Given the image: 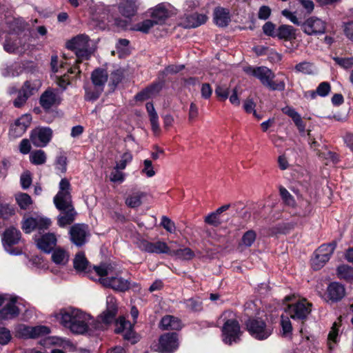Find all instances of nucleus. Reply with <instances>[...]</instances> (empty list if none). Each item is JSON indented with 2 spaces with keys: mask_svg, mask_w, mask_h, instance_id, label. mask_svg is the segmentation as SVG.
I'll list each match as a JSON object with an SVG mask.
<instances>
[{
  "mask_svg": "<svg viewBox=\"0 0 353 353\" xmlns=\"http://www.w3.org/2000/svg\"><path fill=\"white\" fill-rule=\"evenodd\" d=\"M245 330L254 339L265 341L274 331L273 323L269 320L267 314L262 316H249L243 321Z\"/></svg>",
  "mask_w": 353,
  "mask_h": 353,
  "instance_id": "1",
  "label": "nucleus"
},
{
  "mask_svg": "<svg viewBox=\"0 0 353 353\" xmlns=\"http://www.w3.org/2000/svg\"><path fill=\"white\" fill-rule=\"evenodd\" d=\"M60 323L77 334H83L88 332L89 327L85 322V315L78 309L72 307L62 309L57 315Z\"/></svg>",
  "mask_w": 353,
  "mask_h": 353,
  "instance_id": "2",
  "label": "nucleus"
},
{
  "mask_svg": "<svg viewBox=\"0 0 353 353\" xmlns=\"http://www.w3.org/2000/svg\"><path fill=\"white\" fill-rule=\"evenodd\" d=\"M139 314L137 307L133 305L130 310L133 323L126 320L123 316H120L115 322L114 332L121 334L123 339L132 345L137 343L140 340L139 335L134 330V325L137 323Z\"/></svg>",
  "mask_w": 353,
  "mask_h": 353,
  "instance_id": "3",
  "label": "nucleus"
},
{
  "mask_svg": "<svg viewBox=\"0 0 353 353\" xmlns=\"http://www.w3.org/2000/svg\"><path fill=\"white\" fill-rule=\"evenodd\" d=\"M39 104L43 108L44 114L43 119L47 123H51L56 117L57 112L52 110L54 105L59 104L57 102V96L51 88L45 90L39 98Z\"/></svg>",
  "mask_w": 353,
  "mask_h": 353,
  "instance_id": "4",
  "label": "nucleus"
},
{
  "mask_svg": "<svg viewBox=\"0 0 353 353\" xmlns=\"http://www.w3.org/2000/svg\"><path fill=\"white\" fill-rule=\"evenodd\" d=\"M21 238V233L19 230L14 226L6 228L2 234V243L5 250L12 255H20L22 253L21 249L13 248L19 243Z\"/></svg>",
  "mask_w": 353,
  "mask_h": 353,
  "instance_id": "5",
  "label": "nucleus"
},
{
  "mask_svg": "<svg viewBox=\"0 0 353 353\" xmlns=\"http://www.w3.org/2000/svg\"><path fill=\"white\" fill-rule=\"evenodd\" d=\"M312 304L305 299L292 304L288 307V312L291 319L301 322V332H303V325L312 312Z\"/></svg>",
  "mask_w": 353,
  "mask_h": 353,
  "instance_id": "6",
  "label": "nucleus"
},
{
  "mask_svg": "<svg viewBox=\"0 0 353 353\" xmlns=\"http://www.w3.org/2000/svg\"><path fill=\"white\" fill-rule=\"evenodd\" d=\"M222 338L224 343L231 345L233 343H238L241 335V327L236 319H227L222 329Z\"/></svg>",
  "mask_w": 353,
  "mask_h": 353,
  "instance_id": "7",
  "label": "nucleus"
},
{
  "mask_svg": "<svg viewBox=\"0 0 353 353\" xmlns=\"http://www.w3.org/2000/svg\"><path fill=\"white\" fill-rule=\"evenodd\" d=\"M71 184L66 178L61 179L59 184V191L53 201L58 210H64L72 202Z\"/></svg>",
  "mask_w": 353,
  "mask_h": 353,
  "instance_id": "8",
  "label": "nucleus"
},
{
  "mask_svg": "<svg viewBox=\"0 0 353 353\" xmlns=\"http://www.w3.org/2000/svg\"><path fill=\"white\" fill-rule=\"evenodd\" d=\"M101 283L104 287L119 292H125L130 288H139V285L137 283L132 284L129 280L118 275L101 279Z\"/></svg>",
  "mask_w": 353,
  "mask_h": 353,
  "instance_id": "9",
  "label": "nucleus"
},
{
  "mask_svg": "<svg viewBox=\"0 0 353 353\" xmlns=\"http://www.w3.org/2000/svg\"><path fill=\"white\" fill-rule=\"evenodd\" d=\"M179 347V334L176 332H167L161 335L156 352L174 353Z\"/></svg>",
  "mask_w": 353,
  "mask_h": 353,
  "instance_id": "10",
  "label": "nucleus"
},
{
  "mask_svg": "<svg viewBox=\"0 0 353 353\" xmlns=\"http://www.w3.org/2000/svg\"><path fill=\"white\" fill-rule=\"evenodd\" d=\"M346 295L345 286L339 282L333 281L328 284L322 298L327 303L340 302Z\"/></svg>",
  "mask_w": 353,
  "mask_h": 353,
  "instance_id": "11",
  "label": "nucleus"
},
{
  "mask_svg": "<svg viewBox=\"0 0 353 353\" xmlns=\"http://www.w3.org/2000/svg\"><path fill=\"white\" fill-rule=\"evenodd\" d=\"M244 72L249 75H252L259 79L265 87L270 85V83L275 77L274 73L265 66H248L244 68Z\"/></svg>",
  "mask_w": 353,
  "mask_h": 353,
  "instance_id": "12",
  "label": "nucleus"
},
{
  "mask_svg": "<svg viewBox=\"0 0 353 353\" xmlns=\"http://www.w3.org/2000/svg\"><path fill=\"white\" fill-rule=\"evenodd\" d=\"M52 130L48 127H41L34 129L30 134L32 144L37 147H45L51 141Z\"/></svg>",
  "mask_w": 353,
  "mask_h": 353,
  "instance_id": "13",
  "label": "nucleus"
},
{
  "mask_svg": "<svg viewBox=\"0 0 353 353\" xmlns=\"http://www.w3.org/2000/svg\"><path fill=\"white\" fill-rule=\"evenodd\" d=\"M301 28L307 35H317L325 33L326 27L323 21L316 17H311L301 24Z\"/></svg>",
  "mask_w": 353,
  "mask_h": 353,
  "instance_id": "14",
  "label": "nucleus"
},
{
  "mask_svg": "<svg viewBox=\"0 0 353 353\" xmlns=\"http://www.w3.org/2000/svg\"><path fill=\"white\" fill-rule=\"evenodd\" d=\"M88 225L83 223H75L71 226L69 234L72 243L78 247L83 246L86 243Z\"/></svg>",
  "mask_w": 353,
  "mask_h": 353,
  "instance_id": "15",
  "label": "nucleus"
},
{
  "mask_svg": "<svg viewBox=\"0 0 353 353\" xmlns=\"http://www.w3.org/2000/svg\"><path fill=\"white\" fill-rule=\"evenodd\" d=\"M57 242L56 235L51 232L44 234L36 240L37 248L46 254L50 253L54 250Z\"/></svg>",
  "mask_w": 353,
  "mask_h": 353,
  "instance_id": "16",
  "label": "nucleus"
},
{
  "mask_svg": "<svg viewBox=\"0 0 353 353\" xmlns=\"http://www.w3.org/2000/svg\"><path fill=\"white\" fill-rule=\"evenodd\" d=\"M26 42L23 41L17 34H12L6 37L3 49L8 53H16L25 50Z\"/></svg>",
  "mask_w": 353,
  "mask_h": 353,
  "instance_id": "17",
  "label": "nucleus"
},
{
  "mask_svg": "<svg viewBox=\"0 0 353 353\" xmlns=\"http://www.w3.org/2000/svg\"><path fill=\"white\" fill-rule=\"evenodd\" d=\"M17 297H12L9 302L0 310V320L7 321L17 318L20 314L19 307L16 305Z\"/></svg>",
  "mask_w": 353,
  "mask_h": 353,
  "instance_id": "18",
  "label": "nucleus"
},
{
  "mask_svg": "<svg viewBox=\"0 0 353 353\" xmlns=\"http://www.w3.org/2000/svg\"><path fill=\"white\" fill-rule=\"evenodd\" d=\"M34 94V88L28 81L24 82L22 88L17 90V97L14 100L13 105L15 108L23 107L27 100Z\"/></svg>",
  "mask_w": 353,
  "mask_h": 353,
  "instance_id": "19",
  "label": "nucleus"
},
{
  "mask_svg": "<svg viewBox=\"0 0 353 353\" xmlns=\"http://www.w3.org/2000/svg\"><path fill=\"white\" fill-rule=\"evenodd\" d=\"M138 0H119L118 9L119 12L125 18L131 19L138 10Z\"/></svg>",
  "mask_w": 353,
  "mask_h": 353,
  "instance_id": "20",
  "label": "nucleus"
},
{
  "mask_svg": "<svg viewBox=\"0 0 353 353\" xmlns=\"http://www.w3.org/2000/svg\"><path fill=\"white\" fill-rule=\"evenodd\" d=\"M59 210L63 213V215H59L57 217V223L59 227L64 228L74 222L77 212L72 202H70L64 210Z\"/></svg>",
  "mask_w": 353,
  "mask_h": 353,
  "instance_id": "21",
  "label": "nucleus"
},
{
  "mask_svg": "<svg viewBox=\"0 0 353 353\" xmlns=\"http://www.w3.org/2000/svg\"><path fill=\"white\" fill-rule=\"evenodd\" d=\"M214 22L219 27H226L231 19L228 9L223 7H216L213 12Z\"/></svg>",
  "mask_w": 353,
  "mask_h": 353,
  "instance_id": "22",
  "label": "nucleus"
},
{
  "mask_svg": "<svg viewBox=\"0 0 353 353\" xmlns=\"http://www.w3.org/2000/svg\"><path fill=\"white\" fill-rule=\"evenodd\" d=\"M90 79L94 87L104 89L108 79V71L103 68H97L92 72Z\"/></svg>",
  "mask_w": 353,
  "mask_h": 353,
  "instance_id": "23",
  "label": "nucleus"
},
{
  "mask_svg": "<svg viewBox=\"0 0 353 353\" xmlns=\"http://www.w3.org/2000/svg\"><path fill=\"white\" fill-rule=\"evenodd\" d=\"M73 266L77 272L88 273L92 271V265L86 259L83 252L76 254L73 260Z\"/></svg>",
  "mask_w": 353,
  "mask_h": 353,
  "instance_id": "24",
  "label": "nucleus"
},
{
  "mask_svg": "<svg viewBox=\"0 0 353 353\" xmlns=\"http://www.w3.org/2000/svg\"><path fill=\"white\" fill-rule=\"evenodd\" d=\"M159 327L163 330H180L182 328V323L177 317L166 315L161 319Z\"/></svg>",
  "mask_w": 353,
  "mask_h": 353,
  "instance_id": "25",
  "label": "nucleus"
},
{
  "mask_svg": "<svg viewBox=\"0 0 353 353\" xmlns=\"http://www.w3.org/2000/svg\"><path fill=\"white\" fill-rule=\"evenodd\" d=\"M230 207V204H225L219 207L214 212L210 213L205 217V223L214 227L219 226L223 223V220L221 219V214L228 210Z\"/></svg>",
  "mask_w": 353,
  "mask_h": 353,
  "instance_id": "26",
  "label": "nucleus"
},
{
  "mask_svg": "<svg viewBox=\"0 0 353 353\" xmlns=\"http://www.w3.org/2000/svg\"><path fill=\"white\" fill-rule=\"evenodd\" d=\"M118 312V307L115 302L112 300L107 301L106 310L101 314V321L105 324H110L113 321H116L115 317Z\"/></svg>",
  "mask_w": 353,
  "mask_h": 353,
  "instance_id": "27",
  "label": "nucleus"
},
{
  "mask_svg": "<svg viewBox=\"0 0 353 353\" xmlns=\"http://www.w3.org/2000/svg\"><path fill=\"white\" fill-rule=\"evenodd\" d=\"M280 40L290 41L296 39V29L290 25H281L276 29V37Z\"/></svg>",
  "mask_w": 353,
  "mask_h": 353,
  "instance_id": "28",
  "label": "nucleus"
},
{
  "mask_svg": "<svg viewBox=\"0 0 353 353\" xmlns=\"http://www.w3.org/2000/svg\"><path fill=\"white\" fill-rule=\"evenodd\" d=\"M89 37L85 34H79L66 42V48L76 51L84 47H88Z\"/></svg>",
  "mask_w": 353,
  "mask_h": 353,
  "instance_id": "29",
  "label": "nucleus"
},
{
  "mask_svg": "<svg viewBox=\"0 0 353 353\" xmlns=\"http://www.w3.org/2000/svg\"><path fill=\"white\" fill-rule=\"evenodd\" d=\"M295 223L293 222H283L274 225L269 229L270 236L278 234H287L294 228Z\"/></svg>",
  "mask_w": 353,
  "mask_h": 353,
  "instance_id": "30",
  "label": "nucleus"
},
{
  "mask_svg": "<svg viewBox=\"0 0 353 353\" xmlns=\"http://www.w3.org/2000/svg\"><path fill=\"white\" fill-rule=\"evenodd\" d=\"M15 214L13 205L6 203H0V228L6 224L10 217Z\"/></svg>",
  "mask_w": 353,
  "mask_h": 353,
  "instance_id": "31",
  "label": "nucleus"
},
{
  "mask_svg": "<svg viewBox=\"0 0 353 353\" xmlns=\"http://www.w3.org/2000/svg\"><path fill=\"white\" fill-rule=\"evenodd\" d=\"M207 15L198 12L192 13L186 17L187 27L189 28H197L206 23Z\"/></svg>",
  "mask_w": 353,
  "mask_h": 353,
  "instance_id": "32",
  "label": "nucleus"
},
{
  "mask_svg": "<svg viewBox=\"0 0 353 353\" xmlns=\"http://www.w3.org/2000/svg\"><path fill=\"white\" fill-rule=\"evenodd\" d=\"M150 10L152 19H145L134 24L132 28L133 30L141 32L145 34L149 32L150 28L153 27L154 24V20L153 19L154 18V8H150Z\"/></svg>",
  "mask_w": 353,
  "mask_h": 353,
  "instance_id": "33",
  "label": "nucleus"
},
{
  "mask_svg": "<svg viewBox=\"0 0 353 353\" xmlns=\"http://www.w3.org/2000/svg\"><path fill=\"white\" fill-rule=\"evenodd\" d=\"M314 256L311 259L312 268L314 270H319L330 259L332 255L329 254L316 253L314 252Z\"/></svg>",
  "mask_w": 353,
  "mask_h": 353,
  "instance_id": "34",
  "label": "nucleus"
},
{
  "mask_svg": "<svg viewBox=\"0 0 353 353\" xmlns=\"http://www.w3.org/2000/svg\"><path fill=\"white\" fill-rule=\"evenodd\" d=\"M171 15V12L163 3L156 6V25L163 24Z\"/></svg>",
  "mask_w": 353,
  "mask_h": 353,
  "instance_id": "35",
  "label": "nucleus"
},
{
  "mask_svg": "<svg viewBox=\"0 0 353 353\" xmlns=\"http://www.w3.org/2000/svg\"><path fill=\"white\" fill-rule=\"evenodd\" d=\"M337 276L348 283L353 281V268L348 265H341L336 269Z\"/></svg>",
  "mask_w": 353,
  "mask_h": 353,
  "instance_id": "36",
  "label": "nucleus"
},
{
  "mask_svg": "<svg viewBox=\"0 0 353 353\" xmlns=\"http://www.w3.org/2000/svg\"><path fill=\"white\" fill-rule=\"evenodd\" d=\"M163 228L167 232L170 234H174L176 232V225L174 222L167 216H162L159 224H156V232L159 229Z\"/></svg>",
  "mask_w": 353,
  "mask_h": 353,
  "instance_id": "37",
  "label": "nucleus"
},
{
  "mask_svg": "<svg viewBox=\"0 0 353 353\" xmlns=\"http://www.w3.org/2000/svg\"><path fill=\"white\" fill-rule=\"evenodd\" d=\"M184 304L187 310L192 312H199L203 310V302L199 298H190L184 300Z\"/></svg>",
  "mask_w": 353,
  "mask_h": 353,
  "instance_id": "38",
  "label": "nucleus"
},
{
  "mask_svg": "<svg viewBox=\"0 0 353 353\" xmlns=\"http://www.w3.org/2000/svg\"><path fill=\"white\" fill-rule=\"evenodd\" d=\"M154 94V82L150 83L149 86L138 92L134 96V100L137 102H143L149 99Z\"/></svg>",
  "mask_w": 353,
  "mask_h": 353,
  "instance_id": "39",
  "label": "nucleus"
},
{
  "mask_svg": "<svg viewBox=\"0 0 353 353\" xmlns=\"http://www.w3.org/2000/svg\"><path fill=\"white\" fill-rule=\"evenodd\" d=\"M124 77L123 72L121 70H116L110 74L108 86L112 92H114L118 85L122 81Z\"/></svg>",
  "mask_w": 353,
  "mask_h": 353,
  "instance_id": "40",
  "label": "nucleus"
},
{
  "mask_svg": "<svg viewBox=\"0 0 353 353\" xmlns=\"http://www.w3.org/2000/svg\"><path fill=\"white\" fill-rule=\"evenodd\" d=\"M194 252L190 248L174 250L172 256H176L181 260L189 261L194 257Z\"/></svg>",
  "mask_w": 353,
  "mask_h": 353,
  "instance_id": "41",
  "label": "nucleus"
},
{
  "mask_svg": "<svg viewBox=\"0 0 353 353\" xmlns=\"http://www.w3.org/2000/svg\"><path fill=\"white\" fill-rule=\"evenodd\" d=\"M26 130L27 128L25 127V125H21L20 121L19 122V121L17 119L14 124L10 125L9 130V135L12 138H18L21 137L25 133Z\"/></svg>",
  "mask_w": 353,
  "mask_h": 353,
  "instance_id": "42",
  "label": "nucleus"
},
{
  "mask_svg": "<svg viewBox=\"0 0 353 353\" xmlns=\"http://www.w3.org/2000/svg\"><path fill=\"white\" fill-rule=\"evenodd\" d=\"M145 196L143 192H136L128 196L125 199L126 205L132 208H135L141 205V199Z\"/></svg>",
  "mask_w": 353,
  "mask_h": 353,
  "instance_id": "43",
  "label": "nucleus"
},
{
  "mask_svg": "<svg viewBox=\"0 0 353 353\" xmlns=\"http://www.w3.org/2000/svg\"><path fill=\"white\" fill-rule=\"evenodd\" d=\"M17 203L21 209L27 210L30 205L32 204V200L30 196L27 193H20L15 196Z\"/></svg>",
  "mask_w": 353,
  "mask_h": 353,
  "instance_id": "44",
  "label": "nucleus"
},
{
  "mask_svg": "<svg viewBox=\"0 0 353 353\" xmlns=\"http://www.w3.org/2000/svg\"><path fill=\"white\" fill-rule=\"evenodd\" d=\"M30 161L34 165H42L46 161V155L43 150H38L30 155Z\"/></svg>",
  "mask_w": 353,
  "mask_h": 353,
  "instance_id": "45",
  "label": "nucleus"
},
{
  "mask_svg": "<svg viewBox=\"0 0 353 353\" xmlns=\"http://www.w3.org/2000/svg\"><path fill=\"white\" fill-rule=\"evenodd\" d=\"M31 339H37L41 336H45L50 333V329L46 325H37L31 327Z\"/></svg>",
  "mask_w": 353,
  "mask_h": 353,
  "instance_id": "46",
  "label": "nucleus"
},
{
  "mask_svg": "<svg viewBox=\"0 0 353 353\" xmlns=\"http://www.w3.org/2000/svg\"><path fill=\"white\" fill-rule=\"evenodd\" d=\"M37 218L30 216L23 221L21 228L26 234H30L37 229Z\"/></svg>",
  "mask_w": 353,
  "mask_h": 353,
  "instance_id": "47",
  "label": "nucleus"
},
{
  "mask_svg": "<svg viewBox=\"0 0 353 353\" xmlns=\"http://www.w3.org/2000/svg\"><path fill=\"white\" fill-rule=\"evenodd\" d=\"M103 91V88L98 87H94L93 90L85 88V100L88 101H94L100 97Z\"/></svg>",
  "mask_w": 353,
  "mask_h": 353,
  "instance_id": "48",
  "label": "nucleus"
},
{
  "mask_svg": "<svg viewBox=\"0 0 353 353\" xmlns=\"http://www.w3.org/2000/svg\"><path fill=\"white\" fill-rule=\"evenodd\" d=\"M130 41L126 39H119L116 44V49L119 57L129 55L130 52L128 49Z\"/></svg>",
  "mask_w": 353,
  "mask_h": 353,
  "instance_id": "49",
  "label": "nucleus"
},
{
  "mask_svg": "<svg viewBox=\"0 0 353 353\" xmlns=\"http://www.w3.org/2000/svg\"><path fill=\"white\" fill-rule=\"evenodd\" d=\"M256 238V233L254 230H248L243 234L241 238V243L246 247H250L255 241Z\"/></svg>",
  "mask_w": 353,
  "mask_h": 353,
  "instance_id": "50",
  "label": "nucleus"
},
{
  "mask_svg": "<svg viewBox=\"0 0 353 353\" xmlns=\"http://www.w3.org/2000/svg\"><path fill=\"white\" fill-rule=\"evenodd\" d=\"M174 250L171 249L168 244L161 241H156V254H165L172 256Z\"/></svg>",
  "mask_w": 353,
  "mask_h": 353,
  "instance_id": "51",
  "label": "nucleus"
},
{
  "mask_svg": "<svg viewBox=\"0 0 353 353\" xmlns=\"http://www.w3.org/2000/svg\"><path fill=\"white\" fill-rule=\"evenodd\" d=\"M66 65V62L59 61L57 54H53L51 56L50 65V69L53 73L58 72L59 68H64Z\"/></svg>",
  "mask_w": 353,
  "mask_h": 353,
  "instance_id": "52",
  "label": "nucleus"
},
{
  "mask_svg": "<svg viewBox=\"0 0 353 353\" xmlns=\"http://www.w3.org/2000/svg\"><path fill=\"white\" fill-rule=\"evenodd\" d=\"M281 326L282 330V335L288 336L292 334V325L290 319L288 316H281Z\"/></svg>",
  "mask_w": 353,
  "mask_h": 353,
  "instance_id": "53",
  "label": "nucleus"
},
{
  "mask_svg": "<svg viewBox=\"0 0 353 353\" xmlns=\"http://www.w3.org/2000/svg\"><path fill=\"white\" fill-rule=\"evenodd\" d=\"M132 160V154L130 152H125L121 156V159L117 163L114 169L117 170H124L127 164Z\"/></svg>",
  "mask_w": 353,
  "mask_h": 353,
  "instance_id": "54",
  "label": "nucleus"
},
{
  "mask_svg": "<svg viewBox=\"0 0 353 353\" xmlns=\"http://www.w3.org/2000/svg\"><path fill=\"white\" fill-rule=\"evenodd\" d=\"M332 59L340 67L344 69H350L353 66V57H334Z\"/></svg>",
  "mask_w": 353,
  "mask_h": 353,
  "instance_id": "55",
  "label": "nucleus"
},
{
  "mask_svg": "<svg viewBox=\"0 0 353 353\" xmlns=\"http://www.w3.org/2000/svg\"><path fill=\"white\" fill-rule=\"evenodd\" d=\"M215 95L220 101H225L229 97V88L223 85H217L215 88Z\"/></svg>",
  "mask_w": 353,
  "mask_h": 353,
  "instance_id": "56",
  "label": "nucleus"
},
{
  "mask_svg": "<svg viewBox=\"0 0 353 353\" xmlns=\"http://www.w3.org/2000/svg\"><path fill=\"white\" fill-rule=\"evenodd\" d=\"M263 32L265 35L276 38V25L272 21H267L262 27Z\"/></svg>",
  "mask_w": 353,
  "mask_h": 353,
  "instance_id": "57",
  "label": "nucleus"
},
{
  "mask_svg": "<svg viewBox=\"0 0 353 353\" xmlns=\"http://www.w3.org/2000/svg\"><path fill=\"white\" fill-rule=\"evenodd\" d=\"M31 327L20 325L16 330V336L21 339H31Z\"/></svg>",
  "mask_w": 353,
  "mask_h": 353,
  "instance_id": "58",
  "label": "nucleus"
},
{
  "mask_svg": "<svg viewBox=\"0 0 353 353\" xmlns=\"http://www.w3.org/2000/svg\"><path fill=\"white\" fill-rule=\"evenodd\" d=\"M316 90L318 96L325 97L331 91V85L327 81H323L319 84Z\"/></svg>",
  "mask_w": 353,
  "mask_h": 353,
  "instance_id": "59",
  "label": "nucleus"
},
{
  "mask_svg": "<svg viewBox=\"0 0 353 353\" xmlns=\"http://www.w3.org/2000/svg\"><path fill=\"white\" fill-rule=\"evenodd\" d=\"M65 257V252L61 248L54 250L52 254V260L56 264L64 263Z\"/></svg>",
  "mask_w": 353,
  "mask_h": 353,
  "instance_id": "60",
  "label": "nucleus"
},
{
  "mask_svg": "<svg viewBox=\"0 0 353 353\" xmlns=\"http://www.w3.org/2000/svg\"><path fill=\"white\" fill-rule=\"evenodd\" d=\"M279 193L282 200L287 205H291L294 203V199L293 196L285 188L281 186L279 188Z\"/></svg>",
  "mask_w": 353,
  "mask_h": 353,
  "instance_id": "61",
  "label": "nucleus"
},
{
  "mask_svg": "<svg viewBox=\"0 0 353 353\" xmlns=\"http://www.w3.org/2000/svg\"><path fill=\"white\" fill-rule=\"evenodd\" d=\"M340 325H339L336 322H334L332 325L331 330L328 334L327 340L329 342L330 348L332 349L331 342L336 343L337 341V337L339 335V327Z\"/></svg>",
  "mask_w": 353,
  "mask_h": 353,
  "instance_id": "62",
  "label": "nucleus"
},
{
  "mask_svg": "<svg viewBox=\"0 0 353 353\" xmlns=\"http://www.w3.org/2000/svg\"><path fill=\"white\" fill-rule=\"evenodd\" d=\"M294 69L298 72H302L306 74H312V64L307 61H303L296 64Z\"/></svg>",
  "mask_w": 353,
  "mask_h": 353,
  "instance_id": "63",
  "label": "nucleus"
},
{
  "mask_svg": "<svg viewBox=\"0 0 353 353\" xmlns=\"http://www.w3.org/2000/svg\"><path fill=\"white\" fill-rule=\"evenodd\" d=\"M71 79L68 74L65 73L61 76L56 77V82L57 85L62 88L63 90H65L67 86L71 83Z\"/></svg>",
  "mask_w": 353,
  "mask_h": 353,
  "instance_id": "64",
  "label": "nucleus"
}]
</instances>
